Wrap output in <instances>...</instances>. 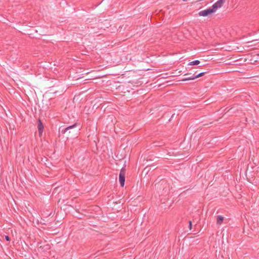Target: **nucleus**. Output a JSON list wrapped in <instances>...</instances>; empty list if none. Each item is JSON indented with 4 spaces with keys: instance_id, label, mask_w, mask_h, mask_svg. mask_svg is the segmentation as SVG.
<instances>
[{
    "instance_id": "nucleus-1",
    "label": "nucleus",
    "mask_w": 259,
    "mask_h": 259,
    "mask_svg": "<svg viewBox=\"0 0 259 259\" xmlns=\"http://www.w3.org/2000/svg\"><path fill=\"white\" fill-rule=\"evenodd\" d=\"M77 125V123H74V124L69 126L65 128V129H62L61 131V128L59 129V131L61 132L62 134H66L67 136V138H69V137L70 138H73L74 137H76V131L72 130L74 127H75Z\"/></svg>"
},
{
    "instance_id": "nucleus-9",
    "label": "nucleus",
    "mask_w": 259,
    "mask_h": 259,
    "mask_svg": "<svg viewBox=\"0 0 259 259\" xmlns=\"http://www.w3.org/2000/svg\"><path fill=\"white\" fill-rule=\"evenodd\" d=\"M200 62L199 60H195L189 63L188 65H197L200 64Z\"/></svg>"
},
{
    "instance_id": "nucleus-14",
    "label": "nucleus",
    "mask_w": 259,
    "mask_h": 259,
    "mask_svg": "<svg viewBox=\"0 0 259 259\" xmlns=\"http://www.w3.org/2000/svg\"><path fill=\"white\" fill-rule=\"evenodd\" d=\"M183 1H186L187 0H183Z\"/></svg>"
},
{
    "instance_id": "nucleus-5",
    "label": "nucleus",
    "mask_w": 259,
    "mask_h": 259,
    "mask_svg": "<svg viewBox=\"0 0 259 259\" xmlns=\"http://www.w3.org/2000/svg\"><path fill=\"white\" fill-rule=\"evenodd\" d=\"M210 14V8H208L206 10L200 11L198 15L200 16H206Z\"/></svg>"
},
{
    "instance_id": "nucleus-2",
    "label": "nucleus",
    "mask_w": 259,
    "mask_h": 259,
    "mask_svg": "<svg viewBox=\"0 0 259 259\" xmlns=\"http://www.w3.org/2000/svg\"><path fill=\"white\" fill-rule=\"evenodd\" d=\"M157 185V188H159L160 190H162L161 194L167 195L169 193L170 191L169 185L166 181H162L158 184H156L155 186Z\"/></svg>"
},
{
    "instance_id": "nucleus-4",
    "label": "nucleus",
    "mask_w": 259,
    "mask_h": 259,
    "mask_svg": "<svg viewBox=\"0 0 259 259\" xmlns=\"http://www.w3.org/2000/svg\"><path fill=\"white\" fill-rule=\"evenodd\" d=\"M125 170L124 167H122L120 170L119 180L121 186L123 187L125 182Z\"/></svg>"
},
{
    "instance_id": "nucleus-12",
    "label": "nucleus",
    "mask_w": 259,
    "mask_h": 259,
    "mask_svg": "<svg viewBox=\"0 0 259 259\" xmlns=\"http://www.w3.org/2000/svg\"><path fill=\"white\" fill-rule=\"evenodd\" d=\"M5 239L8 241H10V238L8 236H5Z\"/></svg>"
},
{
    "instance_id": "nucleus-6",
    "label": "nucleus",
    "mask_w": 259,
    "mask_h": 259,
    "mask_svg": "<svg viewBox=\"0 0 259 259\" xmlns=\"http://www.w3.org/2000/svg\"><path fill=\"white\" fill-rule=\"evenodd\" d=\"M203 74H204V72H202V73H200L196 75H193L192 76H190V77H189L185 78L183 79L182 80L186 81V80H193L196 78H198L199 77L202 76Z\"/></svg>"
},
{
    "instance_id": "nucleus-8",
    "label": "nucleus",
    "mask_w": 259,
    "mask_h": 259,
    "mask_svg": "<svg viewBox=\"0 0 259 259\" xmlns=\"http://www.w3.org/2000/svg\"><path fill=\"white\" fill-rule=\"evenodd\" d=\"M224 220V218L223 217H222L221 215H218L216 217L217 224L218 225H221L223 223Z\"/></svg>"
},
{
    "instance_id": "nucleus-7",
    "label": "nucleus",
    "mask_w": 259,
    "mask_h": 259,
    "mask_svg": "<svg viewBox=\"0 0 259 259\" xmlns=\"http://www.w3.org/2000/svg\"><path fill=\"white\" fill-rule=\"evenodd\" d=\"M37 128L39 134H41L44 130V125L40 119H39V122L38 124Z\"/></svg>"
},
{
    "instance_id": "nucleus-11",
    "label": "nucleus",
    "mask_w": 259,
    "mask_h": 259,
    "mask_svg": "<svg viewBox=\"0 0 259 259\" xmlns=\"http://www.w3.org/2000/svg\"><path fill=\"white\" fill-rule=\"evenodd\" d=\"M193 224L191 221H189V228L190 230H191L192 229Z\"/></svg>"
},
{
    "instance_id": "nucleus-3",
    "label": "nucleus",
    "mask_w": 259,
    "mask_h": 259,
    "mask_svg": "<svg viewBox=\"0 0 259 259\" xmlns=\"http://www.w3.org/2000/svg\"><path fill=\"white\" fill-rule=\"evenodd\" d=\"M225 0H218L211 6V14L216 13L222 7Z\"/></svg>"
},
{
    "instance_id": "nucleus-13",
    "label": "nucleus",
    "mask_w": 259,
    "mask_h": 259,
    "mask_svg": "<svg viewBox=\"0 0 259 259\" xmlns=\"http://www.w3.org/2000/svg\"><path fill=\"white\" fill-rule=\"evenodd\" d=\"M215 0H212L211 2H214Z\"/></svg>"
},
{
    "instance_id": "nucleus-10",
    "label": "nucleus",
    "mask_w": 259,
    "mask_h": 259,
    "mask_svg": "<svg viewBox=\"0 0 259 259\" xmlns=\"http://www.w3.org/2000/svg\"><path fill=\"white\" fill-rule=\"evenodd\" d=\"M199 220H200L199 217L198 216L197 218H195V219H193L192 221H191L192 222L193 224H194V226L195 228L196 227L197 224L198 223Z\"/></svg>"
}]
</instances>
